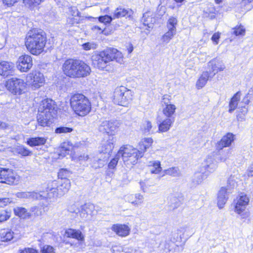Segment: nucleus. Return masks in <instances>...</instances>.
<instances>
[{"instance_id":"obj_1","label":"nucleus","mask_w":253,"mask_h":253,"mask_svg":"<svg viewBox=\"0 0 253 253\" xmlns=\"http://www.w3.org/2000/svg\"><path fill=\"white\" fill-rule=\"evenodd\" d=\"M91 60L94 68L107 70V68L110 61L116 60L117 62H121L122 61V55L117 49L108 48L93 55Z\"/></svg>"},{"instance_id":"obj_2","label":"nucleus","mask_w":253,"mask_h":253,"mask_svg":"<svg viewBox=\"0 0 253 253\" xmlns=\"http://www.w3.org/2000/svg\"><path fill=\"white\" fill-rule=\"evenodd\" d=\"M46 42V37L41 30L34 29L27 34L25 45L32 54L37 55L43 52Z\"/></svg>"},{"instance_id":"obj_3","label":"nucleus","mask_w":253,"mask_h":253,"mask_svg":"<svg viewBox=\"0 0 253 253\" xmlns=\"http://www.w3.org/2000/svg\"><path fill=\"white\" fill-rule=\"evenodd\" d=\"M62 70L65 75L73 78L86 77L91 71L90 67L83 61L72 58L65 61Z\"/></svg>"},{"instance_id":"obj_4","label":"nucleus","mask_w":253,"mask_h":253,"mask_svg":"<svg viewBox=\"0 0 253 253\" xmlns=\"http://www.w3.org/2000/svg\"><path fill=\"white\" fill-rule=\"evenodd\" d=\"M71 107L78 115L84 116L90 111L91 104L84 95L77 93L72 95L70 100Z\"/></svg>"},{"instance_id":"obj_5","label":"nucleus","mask_w":253,"mask_h":253,"mask_svg":"<svg viewBox=\"0 0 253 253\" xmlns=\"http://www.w3.org/2000/svg\"><path fill=\"white\" fill-rule=\"evenodd\" d=\"M133 92L125 86H121L115 89L113 95V102L115 104L123 106H126L132 100Z\"/></svg>"},{"instance_id":"obj_6","label":"nucleus","mask_w":253,"mask_h":253,"mask_svg":"<svg viewBox=\"0 0 253 253\" xmlns=\"http://www.w3.org/2000/svg\"><path fill=\"white\" fill-rule=\"evenodd\" d=\"M210 68L209 71L203 72L201 77L197 82L196 85L198 88H202L207 83L208 80L214 76L219 70L220 67L216 64V60H212L209 63Z\"/></svg>"},{"instance_id":"obj_7","label":"nucleus","mask_w":253,"mask_h":253,"mask_svg":"<svg viewBox=\"0 0 253 253\" xmlns=\"http://www.w3.org/2000/svg\"><path fill=\"white\" fill-rule=\"evenodd\" d=\"M6 87L12 93L21 95L25 92L26 84L21 79L12 78L6 82Z\"/></svg>"},{"instance_id":"obj_8","label":"nucleus","mask_w":253,"mask_h":253,"mask_svg":"<svg viewBox=\"0 0 253 253\" xmlns=\"http://www.w3.org/2000/svg\"><path fill=\"white\" fill-rule=\"evenodd\" d=\"M56 181L49 182L47 184L46 191L39 193V194L41 196L38 200L45 199L48 202V204L54 202L57 197H60L56 189Z\"/></svg>"},{"instance_id":"obj_9","label":"nucleus","mask_w":253,"mask_h":253,"mask_svg":"<svg viewBox=\"0 0 253 253\" xmlns=\"http://www.w3.org/2000/svg\"><path fill=\"white\" fill-rule=\"evenodd\" d=\"M27 82L32 90H37L42 86L44 84L43 75L37 71H32L27 77Z\"/></svg>"},{"instance_id":"obj_10","label":"nucleus","mask_w":253,"mask_h":253,"mask_svg":"<svg viewBox=\"0 0 253 253\" xmlns=\"http://www.w3.org/2000/svg\"><path fill=\"white\" fill-rule=\"evenodd\" d=\"M144 141L147 143V144H143V148L141 146L140 149L138 150L136 148H135V151L132 153L131 156H130L129 159L128 160V162L126 163V166L129 165H134L137 163V161L139 159L142 157L143 156L144 152L146 151V150L149 147L150 144L152 143L153 140L151 138H145Z\"/></svg>"},{"instance_id":"obj_11","label":"nucleus","mask_w":253,"mask_h":253,"mask_svg":"<svg viewBox=\"0 0 253 253\" xmlns=\"http://www.w3.org/2000/svg\"><path fill=\"white\" fill-rule=\"evenodd\" d=\"M18 178L13 170L9 169H0V182L12 185L16 184Z\"/></svg>"},{"instance_id":"obj_12","label":"nucleus","mask_w":253,"mask_h":253,"mask_svg":"<svg viewBox=\"0 0 253 253\" xmlns=\"http://www.w3.org/2000/svg\"><path fill=\"white\" fill-rule=\"evenodd\" d=\"M120 126L118 120L104 121L99 126V130L102 133L114 135Z\"/></svg>"},{"instance_id":"obj_13","label":"nucleus","mask_w":253,"mask_h":253,"mask_svg":"<svg viewBox=\"0 0 253 253\" xmlns=\"http://www.w3.org/2000/svg\"><path fill=\"white\" fill-rule=\"evenodd\" d=\"M17 67L22 72H27L33 66V60L30 55L24 54L20 56L17 62Z\"/></svg>"},{"instance_id":"obj_14","label":"nucleus","mask_w":253,"mask_h":253,"mask_svg":"<svg viewBox=\"0 0 253 253\" xmlns=\"http://www.w3.org/2000/svg\"><path fill=\"white\" fill-rule=\"evenodd\" d=\"M249 198L247 195L241 193L237 198L235 202V211L240 214L246 209L249 202Z\"/></svg>"},{"instance_id":"obj_15","label":"nucleus","mask_w":253,"mask_h":253,"mask_svg":"<svg viewBox=\"0 0 253 253\" xmlns=\"http://www.w3.org/2000/svg\"><path fill=\"white\" fill-rule=\"evenodd\" d=\"M39 110L43 112H47L46 114L50 113L53 116H55L57 111V106L55 102L49 99H46L42 101V104L40 107Z\"/></svg>"},{"instance_id":"obj_16","label":"nucleus","mask_w":253,"mask_h":253,"mask_svg":"<svg viewBox=\"0 0 253 253\" xmlns=\"http://www.w3.org/2000/svg\"><path fill=\"white\" fill-rule=\"evenodd\" d=\"M47 112H43L39 110V114L37 116V121L39 124L42 126H48L53 122L54 116L51 114H46Z\"/></svg>"},{"instance_id":"obj_17","label":"nucleus","mask_w":253,"mask_h":253,"mask_svg":"<svg viewBox=\"0 0 253 253\" xmlns=\"http://www.w3.org/2000/svg\"><path fill=\"white\" fill-rule=\"evenodd\" d=\"M135 148L130 145H125L120 148L118 152V156L122 157V159L126 165L130 156L134 153Z\"/></svg>"},{"instance_id":"obj_18","label":"nucleus","mask_w":253,"mask_h":253,"mask_svg":"<svg viewBox=\"0 0 253 253\" xmlns=\"http://www.w3.org/2000/svg\"><path fill=\"white\" fill-rule=\"evenodd\" d=\"M70 187L71 182L70 180L67 178H64L63 179H61L58 183L57 182L56 189L59 196L61 197L69 191Z\"/></svg>"},{"instance_id":"obj_19","label":"nucleus","mask_w":253,"mask_h":253,"mask_svg":"<svg viewBox=\"0 0 253 253\" xmlns=\"http://www.w3.org/2000/svg\"><path fill=\"white\" fill-rule=\"evenodd\" d=\"M96 213L95 206L91 203H86L81 207L80 216L86 218L88 215H93Z\"/></svg>"},{"instance_id":"obj_20","label":"nucleus","mask_w":253,"mask_h":253,"mask_svg":"<svg viewBox=\"0 0 253 253\" xmlns=\"http://www.w3.org/2000/svg\"><path fill=\"white\" fill-rule=\"evenodd\" d=\"M111 229L115 232L117 235L121 237L127 236L130 232V228L125 224H114L112 225Z\"/></svg>"},{"instance_id":"obj_21","label":"nucleus","mask_w":253,"mask_h":253,"mask_svg":"<svg viewBox=\"0 0 253 253\" xmlns=\"http://www.w3.org/2000/svg\"><path fill=\"white\" fill-rule=\"evenodd\" d=\"M14 65L7 61H2L0 63V75L7 77L13 72Z\"/></svg>"},{"instance_id":"obj_22","label":"nucleus","mask_w":253,"mask_h":253,"mask_svg":"<svg viewBox=\"0 0 253 253\" xmlns=\"http://www.w3.org/2000/svg\"><path fill=\"white\" fill-rule=\"evenodd\" d=\"M133 14V11L130 8H125L122 6H119L113 13V18H120L127 16L130 18Z\"/></svg>"},{"instance_id":"obj_23","label":"nucleus","mask_w":253,"mask_h":253,"mask_svg":"<svg viewBox=\"0 0 253 253\" xmlns=\"http://www.w3.org/2000/svg\"><path fill=\"white\" fill-rule=\"evenodd\" d=\"M165 107L163 109V114L167 118H173L175 119V112L176 107L174 104H169V102H164Z\"/></svg>"},{"instance_id":"obj_24","label":"nucleus","mask_w":253,"mask_h":253,"mask_svg":"<svg viewBox=\"0 0 253 253\" xmlns=\"http://www.w3.org/2000/svg\"><path fill=\"white\" fill-rule=\"evenodd\" d=\"M175 121L173 118H166L161 122L158 126L159 132H165L168 131Z\"/></svg>"},{"instance_id":"obj_25","label":"nucleus","mask_w":253,"mask_h":253,"mask_svg":"<svg viewBox=\"0 0 253 253\" xmlns=\"http://www.w3.org/2000/svg\"><path fill=\"white\" fill-rule=\"evenodd\" d=\"M47 138L44 137H33L27 139V144L31 147L40 146L44 145Z\"/></svg>"},{"instance_id":"obj_26","label":"nucleus","mask_w":253,"mask_h":253,"mask_svg":"<svg viewBox=\"0 0 253 253\" xmlns=\"http://www.w3.org/2000/svg\"><path fill=\"white\" fill-rule=\"evenodd\" d=\"M204 168L206 171L205 173L207 172H211L213 171L217 168V162L211 157H208L205 161Z\"/></svg>"},{"instance_id":"obj_27","label":"nucleus","mask_w":253,"mask_h":253,"mask_svg":"<svg viewBox=\"0 0 253 253\" xmlns=\"http://www.w3.org/2000/svg\"><path fill=\"white\" fill-rule=\"evenodd\" d=\"M65 235L67 237L74 238L79 241H82L84 239V235L79 230L69 228L66 230Z\"/></svg>"},{"instance_id":"obj_28","label":"nucleus","mask_w":253,"mask_h":253,"mask_svg":"<svg viewBox=\"0 0 253 253\" xmlns=\"http://www.w3.org/2000/svg\"><path fill=\"white\" fill-rule=\"evenodd\" d=\"M15 215L22 219L29 218L31 216L30 212H28L27 209L21 207H16L13 209Z\"/></svg>"},{"instance_id":"obj_29","label":"nucleus","mask_w":253,"mask_h":253,"mask_svg":"<svg viewBox=\"0 0 253 253\" xmlns=\"http://www.w3.org/2000/svg\"><path fill=\"white\" fill-rule=\"evenodd\" d=\"M148 166L151 173H159L162 169L161 163L159 161H149Z\"/></svg>"},{"instance_id":"obj_30","label":"nucleus","mask_w":253,"mask_h":253,"mask_svg":"<svg viewBox=\"0 0 253 253\" xmlns=\"http://www.w3.org/2000/svg\"><path fill=\"white\" fill-rule=\"evenodd\" d=\"M241 93L240 91H238L232 97L229 103V112L232 113L237 107L238 101L240 99Z\"/></svg>"},{"instance_id":"obj_31","label":"nucleus","mask_w":253,"mask_h":253,"mask_svg":"<svg viewBox=\"0 0 253 253\" xmlns=\"http://www.w3.org/2000/svg\"><path fill=\"white\" fill-rule=\"evenodd\" d=\"M13 232L8 229H1L0 231V240L1 242H8L13 238Z\"/></svg>"},{"instance_id":"obj_32","label":"nucleus","mask_w":253,"mask_h":253,"mask_svg":"<svg viewBox=\"0 0 253 253\" xmlns=\"http://www.w3.org/2000/svg\"><path fill=\"white\" fill-rule=\"evenodd\" d=\"M16 196L19 198H31L33 199L38 200L41 196L39 194L38 192H18Z\"/></svg>"},{"instance_id":"obj_33","label":"nucleus","mask_w":253,"mask_h":253,"mask_svg":"<svg viewBox=\"0 0 253 253\" xmlns=\"http://www.w3.org/2000/svg\"><path fill=\"white\" fill-rule=\"evenodd\" d=\"M207 175L208 173H205L202 170L200 172H195L192 179L193 185H197L200 184Z\"/></svg>"},{"instance_id":"obj_34","label":"nucleus","mask_w":253,"mask_h":253,"mask_svg":"<svg viewBox=\"0 0 253 253\" xmlns=\"http://www.w3.org/2000/svg\"><path fill=\"white\" fill-rule=\"evenodd\" d=\"M14 152L22 156H30L32 154V152L27 148L22 145L17 146L14 148Z\"/></svg>"},{"instance_id":"obj_35","label":"nucleus","mask_w":253,"mask_h":253,"mask_svg":"<svg viewBox=\"0 0 253 253\" xmlns=\"http://www.w3.org/2000/svg\"><path fill=\"white\" fill-rule=\"evenodd\" d=\"M234 140V135L232 133H227V134L222 137V148L228 147Z\"/></svg>"},{"instance_id":"obj_36","label":"nucleus","mask_w":253,"mask_h":253,"mask_svg":"<svg viewBox=\"0 0 253 253\" xmlns=\"http://www.w3.org/2000/svg\"><path fill=\"white\" fill-rule=\"evenodd\" d=\"M166 174L172 176H178L180 175V171L178 167H172L165 170Z\"/></svg>"},{"instance_id":"obj_37","label":"nucleus","mask_w":253,"mask_h":253,"mask_svg":"<svg viewBox=\"0 0 253 253\" xmlns=\"http://www.w3.org/2000/svg\"><path fill=\"white\" fill-rule=\"evenodd\" d=\"M143 128L144 133L150 134L155 132L153 129L152 123L149 121H146L143 123Z\"/></svg>"},{"instance_id":"obj_38","label":"nucleus","mask_w":253,"mask_h":253,"mask_svg":"<svg viewBox=\"0 0 253 253\" xmlns=\"http://www.w3.org/2000/svg\"><path fill=\"white\" fill-rule=\"evenodd\" d=\"M73 130V128L65 126L57 127L55 129V132L58 134L66 133L71 132Z\"/></svg>"},{"instance_id":"obj_39","label":"nucleus","mask_w":253,"mask_h":253,"mask_svg":"<svg viewBox=\"0 0 253 253\" xmlns=\"http://www.w3.org/2000/svg\"><path fill=\"white\" fill-rule=\"evenodd\" d=\"M176 34L175 33L168 31L162 37V40L163 42L168 43Z\"/></svg>"},{"instance_id":"obj_40","label":"nucleus","mask_w":253,"mask_h":253,"mask_svg":"<svg viewBox=\"0 0 253 253\" xmlns=\"http://www.w3.org/2000/svg\"><path fill=\"white\" fill-rule=\"evenodd\" d=\"M143 196L140 194H135L134 202L133 205L135 207H138L141 205L143 202Z\"/></svg>"},{"instance_id":"obj_41","label":"nucleus","mask_w":253,"mask_h":253,"mask_svg":"<svg viewBox=\"0 0 253 253\" xmlns=\"http://www.w3.org/2000/svg\"><path fill=\"white\" fill-rule=\"evenodd\" d=\"M113 19H114L113 17H112L111 16L106 15L105 16H101L99 17L98 20L99 22L101 23H103L105 24H109L111 22Z\"/></svg>"},{"instance_id":"obj_42","label":"nucleus","mask_w":253,"mask_h":253,"mask_svg":"<svg viewBox=\"0 0 253 253\" xmlns=\"http://www.w3.org/2000/svg\"><path fill=\"white\" fill-rule=\"evenodd\" d=\"M114 147V145L113 142H112V140L107 141L106 144L105 145V148L104 150V153L109 154L112 152Z\"/></svg>"},{"instance_id":"obj_43","label":"nucleus","mask_w":253,"mask_h":253,"mask_svg":"<svg viewBox=\"0 0 253 253\" xmlns=\"http://www.w3.org/2000/svg\"><path fill=\"white\" fill-rule=\"evenodd\" d=\"M42 253H55L54 248L50 245H44L41 249Z\"/></svg>"},{"instance_id":"obj_44","label":"nucleus","mask_w":253,"mask_h":253,"mask_svg":"<svg viewBox=\"0 0 253 253\" xmlns=\"http://www.w3.org/2000/svg\"><path fill=\"white\" fill-rule=\"evenodd\" d=\"M120 157V156H118V153L116 156L113 159H112V160L108 164V168L110 169H114L116 167Z\"/></svg>"},{"instance_id":"obj_45","label":"nucleus","mask_w":253,"mask_h":253,"mask_svg":"<svg viewBox=\"0 0 253 253\" xmlns=\"http://www.w3.org/2000/svg\"><path fill=\"white\" fill-rule=\"evenodd\" d=\"M70 174V171L67 169H61L58 172V177L61 178V179L67 178V177Z\"/></svg>"},{"instance_id":"obj_46","label":"nucleus","mask_w":253,"mask_h":253,"mask_svg":"<svg viewBox=\"0 0 253 253\" xmlns=\"http://www.w3.org/2000/svg\"><path fill=\"white\" fill-rule=\"evenodd\" d=\"M105 164V161L104 160H102L101 159H98L97 161H95L93 164L92 167L94 169H96L98 168H100L103 167Z\"/></svg>"},{"instance_id":"obj_47","label":"nucleus","mask_w":253,"mask_h":253,"mask_svg":"<svg viewBox=\"0 0 253 253\" xmlns=\"http://www.w3.org/2000/svg\"><path fill=\"white\" fill-rule=\"evenodd\" d=\"M30 212L33 213L36 216H39L42 214V209L38 207H32L30 209Z\"/></svg>"},{"instance_id":"obj_48","label":"nucleus","mask_w":253,"mask_h":253,"mask_svg":"<svg viewBox=\"0 0 253 253\" xmlns=\"http://www.w3.org/2000/svg\"><path fill=\"white\" fill-rule=\"evenodd\" d=\"M233 32L236 36L239 35H244L245 30L242 26H239L233 29Z\"/></svg>"},{"instance_id":"obj_49","label":"nucleus","mask_w":253,"mask_h":253,"mask_svg":"<svg viewBox=\"0 0 253 253\" xmlns=\"http://www.w3.org/2000/svg\"><path fill=\"white\" fill-rule=\"evenodd\" d=\"M81 209H79L75 204H72L68 206V211L71 213H80Z\"/></svg>"},{"instance_id":"obj_50","label":"nucleus","mask_w":253,"mask_h":253,"mask_svg":"<svg viewBox=\"0 0 253 253\" xmlns=\"http://www.w3.org/2000/svg\"><path fill=\"white\" fill-rule=\"evenodd\" d=\"M82 46H83L84 49L85 50H89L92 48V49L95 48L96 44L93 43H91V42H88L84 43L82 45Z\"/></svg>"},{"instance_id":"obj_51","label":"nucleus","mask_w":253,"mask_h":253,"mask_svg":"<svg viewBox=\"0 0 253 253\" xmlns=\"http://www.w3.org/2000/svg\"><path fill=\"white\" fill-rule=\"evenodd\" d=\"M105 29V28H103V27H101L97 25L93 26L91 28V30L93 31L96 32V33L97 34L103 33L104 34H106V33H104Z\"/></svg>"},{"instance_id":"obj_52","label":"nucleus","mask_w":253,"mask_h":253,"mask_svg":"<svg viewBox=\"0 0 253 253\" xmlns=\"http://www.w3.org/2000/svg\"><path fill=\"white\" fill-rule=\"evenodd\" d=\"M19 253H38V252L33 248H25L23 250H19Z\"/></svg>"},{"instance_id":"obj_53","label":"nucleus","mask_w":253,"mask_h":253,"mask_svg":"<svg viewBox=\"0 0 253 253\" xmlns=\"http://www.w3.org/2000/svg\"><path fill=\"white\" fill-rule=\"evenodd\" d=\"M167 24L176 26L177 24V19L174 17H170L167 21Z\"/></svg>"},{"instance_id":"obj_54","label":"nucleus","mask_w":253,"mask_h":253,"mask_svg":"<svg viewBox=\"0 0 253 253\" xmlns=\"http://www.w3.org/2000/svg\"><path fill=\"white\" fill-rule=\"evenodd\" d=\"M43 0H23V2L25 4L31 6L35 3L40 4Z\"/></svg>"},{"instance_id":"obj_55","label":"nucleus","mask_w":253,"mask_h":253,"mask_svg":"<svg viewBox=\"0 0 253 253\" xmlns=\"http://www.w3.org/2000/svg\"><path fill=\"white\" fill-rule=\"evenodd\" d=\"M11 202V201L9 198H0V207H3Z\"/></svg>"},{"instance_id":"obj_56","label":"nucleus","mask_w":253,"mask_h":253,"mask_svg":"<svg viewBox=\"0 0 253 253\" xmlns=\"http://www.w3.org/2000/svg\"><path fill=\"white\" fill-rule=\"evenodd\" d=\"M146 13L144 14L142 18V21L143 23V24L145 26H147L148 28H153V23H149L148 19H146Z\"/></svg>"},{"instance_id":"obj_57","label":"nucleus","mask_w":253,"mask_h":253,"mask_svg":"<svg viewBox=\"0 0 253 253\" xmlns=\"http://www.w3.org/2000/svg\"><path fill=\"white\" fill-rule=\"evenodd\" d=\"M9 218V215L5 211H3L0 213V222L4 221Z\"/></svg>"},{"instance_id":"obj_58","label":"nucleus","mask_w":253,"mask_h":253,"mask_svg":"<svg viewBox=\"0 0 253 253\" xmlns=\"http://www.w3.org/2000/svg\"><path fill=\"white\" fill-rule=\"evenodd\" d=\"M66 143H64L61 146V152L63 153L64 156L66 154H68L70 151V149L66 147Z\"/></svg>"},{"instance_id":"obj_59","label":"nucleus","mask_w":253,"mask_h":253,"mask_svg":"<svg viewBox=\"0 0 253 253\" xmlns=\"http://www.w3.org/2000/svg\"><path fill=\"white\" fill-rule=\"evenodd\" d=\"M89 159V157L87 155L83 154L81 155L78 157V160L81 163L85 162Z\"/></svg>"},{"instance_id":"obj_60","label":"nucleus","mask_w":253,"mask_h":253,"mask_svg":"<svg viewBox=\"0 0 253 253\" xmlns=\"http://www.w3.org/2000/svg\"><path fill=\"white\" fill-rule=\"evenodd\" d=\"M126 200L129 203H130L133 205V202H134L135 195H129L125 197Z\"/></svg>"},{"instance_id":"obj_61","label":"nucleus","mask_w":253,"mask_h":253,"mask_svg":"<svg viewBox=\"0 0 253 253\" xmlns=\"http://www.w3.org/2000/svg\"><path fill=\"white\" fill-rule=\"evenodd\" d=\"M239 113L240 114H242L244 115H246V114L248 112V109L246 106H241V107L239 108Z\"/></svg>"},{"instance_id":"obj_62","label":"nucleus","mask_w":253,"mask_h":253,"mask_svg":"<svg viewBox=\"0 0 253 253\" xmlns=\"http://www.w3.org/2000/svg\"><path fill=\"white\" fill-rule=\"evenodd\" d=\"M219 38L218 34H214L211 37V40L215 44H217Z\"/></svg>"},{"instance_id":"obj_63","label":"nucleus","mask_w":253,"mask_h":253,"mask_svg":"<svg viewBox=\"0 0 253 253\" xmlns=\"http://www.w3.org/2000/svg\"><path fill=\"white\" fill-rule=\"evenodd\" d=\"M245 116L246 115H244L242 114L238 113L236 116V118L238 121L243 122L245 121L246 120Z\"/></svg>"},{"instance_id":"obj_64","label":"nucleus","mask_w":253,"mask_h":253,"mask_svg":"<svg viewBox=\"0 0 253 253\" xmlns=\"http://www.w3.org/2000/svg\"><path fill=\"white\" fill-rule=\"evenodd\" d=\"M16 1L17 0H3V2L8 6L13 5Z\"/></svg>"}]
</instances>
